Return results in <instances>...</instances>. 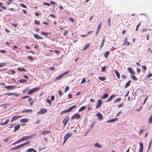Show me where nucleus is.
Segmentation results:
<instances>
[{
	"label": "nucleus",
	"mask_w": 152,
	"mask_h": 152,
	"mask_svg": "<svg viewBox=\"0 0 152 152\" xmlns=\"http://www.w3.org/2000/svg\"><path fill=\"white\" fill-rule=\"evenodd\" d=\"M148 96L145 98V99H144V101H143V104H145V103L147 100L148 99Z\"/></svg>",
	"instance_id": "50"
},
{
	"label": "nucleus",
	"mask_w": 152,
	"mask_h": 152,
	"mask_svg": "<svg viewBox=\"0 0 152 152\" xmlns=\"http://www.w3.org/2000/svg\"><path fill=\"white\" fill-rule=\"evenodd\" d=\"M22 117V116L21 115H16L15 116H13L12 118V119L10 121L11 122H13L15 121L17 119L19 118H20Z\"/></svg>",
	"instance_id": "11"
},
{
	"label": "nucleus",
	"mask_w": 152,
	"mask_h": 152,
	"mask_svg": "<svg viewBox=\"0 0 152 152\" xmlns=\"http://www.w3.org/2000/svg\"><path fill=\"white\" fill-rule=\"evenodd\" d=\"M18 69L20 71L26 72V70L25 69L23 68H20L19 67L18 68Z\"/></svg>",
	"instance_id": "37"
},
{
	"label": "nucleus",
	"mask_w": 152,
	"mask_h": 152,
	"mask_svg": "<svg viewBox=\"0 0 152 152\" xmlns=\"http://www.w3.org/2000/svg\"><path fill=\"white\" fill-rule=\"evenodd\" d=\"M3 4L2 3L0 2V7H1L3 9L6 10V7H5L2 6Z\"/></svg>",
	"instance_id": "41"
},
{
	"label": "nucleus",
	"mask_w": 152,
	"mask_h": 152,
	"mask_svg": "<svg viewBox=\"0 0 152 152\" xmlns=\"http://www.w3.org/2000/svg\"><path fill=\"white\" fill-rule=\"evenodd\" d=\"M32 135H29L27 136H24L20 138L18 140L15 142L13 143L12 145H15V144H17L18 143H19L20 142L24 141L25 140H28L29 139H31L32 138Z\"/></svg>",
	"instance_id": "1"
},
{
	"label": "nucleus",
	"mask_w": 152,
	"mask_h": 152,
	"mask_svg": "<svg viewBox=\"0 0 152 152\" xmlns=\"http://www.w3.org/2000/svg\"><path fill=\"white\" fill-rule=\"evenodd\" d=\"M98 79L101 81H103L106 80V78L105 77H99Z\"/></svg>",
	"instance_id": "25"
},
{
	"label": "nucleus",
	"mask_w": 152,
	"mask_h": 152,
	"mask_svg": "<svg viewBox=\"0 0 152 152\" xmlns=\"http://www.w3.org/2000/svg\"><path fill=\"white\" fill-rule=\"evenodd\" d=\"M34 23L37 25H39L40 24L39 22L36 20L34 21Z\"/></svg>",
	"instance_id": "55"
},
{
	"label": "nucleus",
	"mask_w": 152,
	"mask_h": 152,
	"mask_svg": "<svg viewBox=\"0 0 152 152\" xmlns=\"http://www.w3.org/2000/svg\"><path fill=\"white\" fill-rule=\"evenodd\" d=\"M58 92L59 96H61L62 95V92L61 90H59L58 91Z\"/></svg>",
	"instance_id": "57"
},
{
	"label": "nucleus",
	"mask_w": 152,
	"mask_h": 152,
	"mask_svg": "<svg viewBox=\"0 0 152 152\" xmlns=\"http://www.w3.org/2000/svg\"><path fill=\"white\" fill-rule=\"evenodd\" d=\"M102 101L101 99H99L98 100L97 103L96 104V108H98L100 107L102 104Z\"/></svg>",
	"instance_id": "8"
},
{
	"label": "nucleus",
	"mask_w": 152,
	"mask_h": 152,
	"mask_svg": "<svg viewBox=\"0 0 152 152\" xmlns=\"http://www.w3.org/2000/svg\"><path fill=\"white\" fill-rule=\"evenodd\" d=\"M140 147L139 150V152H143V143L142 142L140 143Z\"/></svg>",
	"instance_id": "18"
},
{
	"label": "nucleus",
	"mask_w": 152,
	"mask_h": 152,
	"mask_svg": "<svg viewBox=\"0 0 152 152\" xmlns=\"http://www.w3.org/2000/svg\"><path fill=\"white\" fill-rule=\"evenodd\" d=\"M141 22H140L138 24H137L136 26V29H135V31H137L138 29V28H139V27L141 25Z\"/></svg>",
	"instance_id": "45"
},
{
	"label": "nucleus",
	"mask_w": 152,
	"mask_h": 152,
	"mask_svg": "<svg viewBox=\"0 0 152 152\" xmlns=\"http://www.w3.org/2000/svg\"><path fill=\"white\" fill-rule=\"evenodd\" d=\"M123 106V103H122L119 104H118V108H120Z\"/></svg>",
	"instance_id": "58"
},
{
	"label": "nucleus",
	"mask_w": 152,
	"mask_h": 152,
	"mask_svg": "<svg viewBox=\"0 0 152 152\" xmlns=\"http://www.w3.org/2000/svg\"><path fill=\"white\" fill-rule=\"evenodd\" d=\"M142 68L144 70V71L146 70V67L145 66L142 65Z\"/></svg>",
	"instance_id": "48"
},
{
	"label": "nucleus",
	"mask_w": 152,
	"mask_h": 152,
	"mask_svg": "<svg viewBox=\"0 0 152 152\" xmlns=\"http://www.w3.org/2000/svg\"><path fill=\"white\" fill-rule=\"evenodd\" d=\"M76 106L75 105H73V106L71 107H70L68 109H67L65 110H64L63 111H62L61 112V114H62L64 113H65L69 112H70V111H71L72 109L75 108H76Z\"/></svg>",
	"instance_id": "2"
},
{
	"label": "nucleus",
	"mask_w": 152,
	"mask_h": 152,
	"mask_svg": "<svg viewBox=\"0 0 152 152\" xmlns=\"http://www.w3.org/2000/svg\"><path fill=\"white\" fill-rule=\"evenodd\" d=\"M114 72L117 77L118 79H120V75L119 72L116 70H114Z\"/></svg>",
	"instance_id": "17"
},
{
	"label": "nucleus",
	"mask_w": 152,
	"mask_h": 152,
	"mask_svg": "<svg viewBox=\"0 0 152 152\" xmlns=\"http://www.w3.org/2000/svg\"><path fill=\"white\" fill-rule=\"evenodd\" d=\"M127 69L129 72L132 75H134L135 74L134 71L132 69L129 67Z\"/></svg>",
	"instance_id": "16"
},
{
	"label": "nucleus",
	"mask_w": 152,
	"mask_h": 152,
	"mask_svg": "<svg viewBox=\"0 0 152 152\" xmlns=\"http://www.w3.org/2000/svg\"><path fill=\"white\" fill-rule=\"evenodd\" d=\"M69 72V71H67L66 72H64V73H63L62 74V75H63V76L64 75H66Z\"/></svg>",
	"instance_id": "60"
},
{
	"label": "nucleus",
	"mask_w": 152,
	"mask_h": 152,
	"mask_svg": "<svg viewBox=\"0 0 152 152\" xmlns=\"http://www.w3.org/2000/svg\"><path fill=\"white\" fill-rule=\"evenodd\" d=\"M40 89V88H32L30 90H29L27 92V94H31L32 93L37 91Z\"/></svg>",
	"instance_id": "4"
},
{
	"label": "nucleus",
	"mask_w": 152,
	"mask_h": 152,
	"mask_svg": "<svg viewBox=\"0 0 152 152\" xmlns=\"http://www.w3.org/2000/svg\"><path fill=\"white\" fill-rule=\"evenodd\" d=\"M105 68H106V66H104V67H102V69L101 70V71L102 72H104L105 71Z\"/></svg>",
	"instance_id": "51"
},
{
	"label": "nucleus",
	"mask_w": 152,
	"mask_h": 152,
	"mask_svg": "<svg viewBox=\"0 0 152 152\" xmlns=\"http://www.w3.org/2000/svg\"><path fill=\"white\" fill-rule=\"evenodd\" d=\"M118 118H115L113 119H111L107 121V123L114 122L117 120Z\"/></svg>",
	"instance_id": "20"
},
{
	"label": "nucleus",
	"mask_w": 152,
	"mask_h": 152,
	"mask_svg": "<svg viewBox=\"0 0 152 152\" xmlns=\"http://www.w3.org/2000/svg\"><path fill=\"white\" fill-rule=\"evenodd\" d=\"M72 135V134L71 133H68L64 136V141L63 143V144L65 143L68 139Z\"/></svg>",
	"instance_id": "3"
},
{
	"label": "nucleus",
	"mask_w": 152,
	"mask_h": 152,
	"mask_svg": "<svg viewBox=\"0 0 152 152\" xmlns=\"http://www.w3.org/2000/svg\"><path fill=\"white\" fill-rule=\"evenodd\" d=\"M129 44L130 42H127L126 38H125L124 41V44L127 45V46H129Z\"/></svg>",
	"instance_id": "32"
},
{
	"label": "nucleus",
	"mask_w": 152,
	"mask_h": 152,
	"mask_svg": "<svg viewBox=\"0 0 152 152\" xmlns=\"http://www.w3.org/2000/svg\"><path fill=\"white\" fill-rule=\"evenodd\" d=\"M30 142L29 141H27L23 143H22L20 145H18V146H16L15 147H14V149L15 150H17V149H19L22 146H23L24 145H27V144H29Z\"/></svg>",
	"instance_id": "5"
},
{
	"label": "nucleus",
	"mask_w": 152,
	"mask_h": 152,
	"mask_svg": "<svg viewBox=\"0 0 152 152\" xmlns=\"http://www.w3.org/2000/svg\"><path fill=\"white\" fill-rule=\"evenodd\" d=\"M20 6L24 8H26L27 7L26 5L22 3H20Z\"/></svg>",
	"instance_id": "44"
},
{
	"label": "nucleus",
	"mask_w": 152,
	"mask_h": 152,
	"mask_svg": "<svg viewBox=\"0 0 152 152\" xmlns=\"http://www.w3.org/2000/svg\"><path fill=\"white\" fill-rule=\"evenodd\" d=\"M86 106H82L79 109L78 111L79 112H81V111H82L83 110H84L86 109Z\"/></svg>",
	"instance_id": "29"
},
{
	"label": "nucleus",
	"mask_w": 152,
	"mask_h": 152,
	"mask_svg": "<svg viewBox=\"0 0 152 152\" xmlns=\"http://www.w3.org/2000/svg\"><path fill=\"white\" fill-rule=\"evenodd\" d=\"M20 125H18L15 126L14 127V132H15L17 130H18L20 128Z\"/></svg>",
	"instance_id": "24"
},
{
	"label": "nucleus",
	"mask_w": 152,
	"mask_h": 152,
	"mask_svg": "<svg viewBox=\"0 0 152 152\" xmlns=\"http://www.w3.org/2000/svg\"><path fill=\"white\" fill-rule=\"evenodd\" d=\"M121 77L123 79H125L126 78V76L124 75H121Z\"/></svg>",
	"instance_id": "54"
},
{
	"label": "nucleus",
	"mask_w": 152,
	"mask_h": 152,
	"mask_svg": "<svg viewBox=\"0 0 152 152\" xmlns=\"http://www.w3.org/2000/svg\"><path fill=\"white\" fill-rule=\"evenodd\" d=\"M12 25L13 27H16L18 26V23H16V24L13 23L12 24Z\"/></svg>",
	"instance_id": "63"
},
{
	"label": "nucleus",
	"mask_w": 152,
	"mask_h": 152,
	"mask_svg": "<svg viewBox=\"0 0 152 152\" xmlns=\"http://www.w3.org/2000/svg\"><path fill=\"white\" fill-rule=\"evenodd\" d=\"M121 100V98L120 97L118 98L115 99L113 101L114 103H116L120 101Z\"/></svg>",
	"instance_id": "23"
},
{
	"label": "nucleus",
	"mask_w": 152,
	"mask_h": 152,
	"mask_svg": "<svg viewBox=\"0 0 152 152\" xmlns=\"http://www.w3.org/2000/svg\"><path fill=\"white\" fill-rule=\"evenodd\" d=\"M50 132V131L49 130H43L42 132V135L49 134Z\"/></svg>",
	"instance_id": "22"
},
{
	"label": "nucleus",
	"mask_w": 152,
	"mask_h": 152,
	"mask_svg": "<svg viewBox=\"0 0 152 152\" xmlns=\"http://www.w3.org/2000/svg\"><path fill=\"white\" fill-rule=\"evenodd\" d=\"M131 82V80H130L128 81L125 84V88H126L129 86Z\"/></svg>",
	"instance_id": "26"
},
{
	"label": "nucleus",
	"mask_w": 152,
	"mask_h": 152,
	"mask_svg": "<svg viewBox=\"0 0 152 152\" xmlns=\"http://www.w3.org/2000/svg\"><path fill=\"white\" fill-rule=\"evenodd\" d=\"M105 41V37H104L102 40V43L100 46V48L99 49V50H101L102 49V48L103 47V46L104 45V44Z\"/></svg>",
	"instance_id": "15"
},
{
	"label": "nucleus",
	"mask_w": 152,
	"mask_h": 152,
	"mask_svg": "<svg viewBox=\"0 0 152 152\" xmlns=\"http://www.w3.org/2000/svg\"><path fill=\"white\" fill-rule=\"evenodd\" d=\"M6 95H7L8 96H12V95H15L16 96H18L19 95V94H18L17 93H11V92H8L5 94Z\"/></svg>",
	"instance_id": "12"
},
{
	"label": "nucleus",
	"mask_w": 152,
	"mask_h": 152,
	"mask_svg": "<svg viewBox=\"0 0 152 152\" xmlns=\"http://www.w3.org/2000/svg\"><path fill=\"white\" fill-rule=\"evenodd\" d=\"M69 86H67L65 87V92L67 91L69 89Z\"/></svg>",
	"instance_id": "53"
},
{
	"label": "nucleus",
	"mask_w": 152,
	"mask_h": 152,
	"mask_svg": "<svg viewBox=\"0 0 152 152\" xmlns=\"http://www.w3.org/2000/svg\"><path fill=\"white\" fill-rule=\"evenodd\" d=\"M69 20L70 21H72L73 22H75L73 18H69Z\"/></svg>",
	"instance_id": "59"
},
{
	"label": "nucleus",
	"mask_w": 152,
	"mask_h": 152,
	"mask_svg": "<svg viewBox=\"0 0 152 152\" xmlns=\"http://www.w3.org/2000/svg\"><path fill=\"white\" fill-rule=\"evenodd\" d=\"M62 77H63V76L61 74V75L58 76V77H57L56 78L55 80H58L60 78H61Z\"/></svg>",
	"instance_id": "40"
},
{
	"label": "nucleus",
	"mask_w": 152,
	"mask_h": 152,
	"mask_svg": "<svg viewBox=\"0 0 152 152\" xmlns=\"http://www.w3.org/2000/svg\"><path fill=\"white\" fill-rule=\"evenodd\" d=\"M81 118L80 114L79 113H76L73 115L71 118V119H74L76 118L80 119Z\"/></svg>",
	"instance_id": "7"
},
{
	"label": "nucleus",
	"mask_w": 152,
	"mask_h": 152,
	"mask_svg": "<svg viewBox=\"0 0 152 152\" xmlns=\"http://www.w3.org/2000/svg\"><path fill=\"white\" fill-rule=\"evenodd\" d=\"M34 37L37 39H43V38L39 36L38 34H35L34 35Z\"/></svg>",
	"instance_id": "19"
},
{
	"label": "nucleus",
	"mask_w": 152,
	"mask_h": 152,
	"mask_svg": "<svg viewBox=\"0 0 152 152\" xmlns=\"http://www.w3.org/2000/svg\"><path fill=\"white\" fill-rule=\"evenodd\" d=\"M101 24H102V22H101L99 24V25L97 27V30H100V28L101 27Z\"/></svg>",
	"instance_id": "42"
},
{
	"label": "nucleus",
	"mask_w": 152,
	"mask_h": 152,
	"mask_svg": "<svg viewBox=\"0 0 152 152\" xmlns=\"http://www.w3.org/2000/svg\"><path fill=\"white\" fill-rule=\"evenodd\" d=\"M20 121L21 123H25L28 121V119L26 118L22 119L20 120Z\"/></svg>",
	"instance_id": "35"
},
{
	"label": "nucleus",
	"mask_w": 152,
	"mask_h": 152,
	"mask_svg": "<svg viewBox=\"0 0 152 152\" xmlns=\"http://www.w3.org/2000/svg\"><path fill=\"white\" fill-rule=\"evenodd\" d=\"M6 65V63L5 62L1 63H0V67H3Z\"/></svg>",
	"instance_id": "43"
},
{
	"label": "nucleus",
	"mask_w": 152,
	"mask_h": 152,
	"mask_svg": "<svg viewBox=\"0 0 152 152\" xmlns=\"http://www.w3.org/2000/svg\"><path fill=\"white\" fill-rule=\"evenodd\" d=\"M18 47L17 46L15 45H14L13 47V48H12V49L13 50H15V49H17Z\"/></svg>",
	"instance_id": "61"
},
{
	"label": "nucleus",
	"mask_w": 152,
	"mask_h": 152,
	"mask_svg": "<svg viewBox=\"0 0 152 152\" xmlns=\"http://www.w3.org/2000/svg\"><path fill=\"white\" fill-rule=\"evenodd\" d=\"M131 78L135 81H136L137 80V78L134 75H132L131 76Z\"/></svg>",
	"instance_id": "38"
},
{
	"label": "nucleus",
	"mask_w": 152,
	"mask_h": 152,
	"mask_svg": "<svg viewBox=\"0 0 152 152\" xmlns=\"http://www.w3.org/2000/svg\"><path fill=\"white\" fill-rule=\"evenodd\" d=\"M47 110L45 108H41L38 112V114H42L47 112Z\"/></svg>",
	"instance_id": "10"
},
{
	"label": "nucleus",
	"mask_w": 152,
	"mask_h": 152,
	"mask_svg": "<svg viewBox=\"0 0 152 152\" xmlns=\"http://www.w3.org/2000/svg\"><path fill=\"white\" fill-rule=\"evenodd\" d=\"M108 96V95L107 94L105 93L102 96V99H105L107 98Z\"/></svg>",
	"instance_id": "28"
},
{
	"label": "nucleus",
	"mask_w": 152,
	"mask_h": 152,
	"mask_svg": "<svg viewBox=\"0 0 152 152\" xmlns=\"http://www.w3.org/2000/svg\"><path fill=\"white\" fill-rule=\"evenodd\" d=\"M43 4L46 6H50V3H48L46 2H44L43 3Z\"/></svg>",
	"instance_id": "52"
},
{
	"label": "nucleus",
	"mask_w": 152,
	"mask_h": 152,
	"mask_svg": "<svg viewBox=\"0 0 152 152\" xmlns=\"http://www.w3.org/2000/svg\"><path fill=\"white\" fill-rule=\"evenodd\" d=\"M116 96V95L114 94L111 95L106 100V102H108L111 101L112 99Z\"/></svg>",
	"instance_id": "9"
},
{
	"label": "nucleus",
	"mask_w": 152,
	"mask_h": 152,
	"mask_svg": "<svg viewBox=\"0 0 152 152\" xmlns=\"http://www.w3.org/2000/svg\"><path fill=\"white\" fill-rule=\"evenodd\" d=\"M27 58L28 59H29L31 61H33L34 60V58L32 56H27Z\"/></svg>",
	"instance_id": "49"
},
{
	"label": "nucleus",
	"mask_w": 152,
	"mask_h": 152,
	"mask_svg": "<svg viewBox=\"0 0 152 152\" xmlns=\"http://www.w3.org/2000/svg\"><path fill=\"white\" fill-rule=\"evenodd\" d=\"M41 33L42 34L45 35V36H48V33L47 32H45L43 31H41Z\"/></svg>",
	"instance_id": "46"
},
{
	"label": "nucleus",
	"mask_w": 152,
	"mask_h": 152,
	"mask_svg": "<svg viewBox=\"0 0 152 152\" xmlns=\"http://www.w3.org/2000/svg\"><path fill=\"white\" fill-rule=\"evenodd\" d=\"M26 151L27 152H37L36 150H35L34 149L32 148H29L26 150Z\"/></svg>",
	"instance_id": "21"
},
{
	"label": "nucleus",
	"mask_w": 152,
	"mask_h": 152,
	"mask_svg": "<svg viewBox=\"0 0 152 152\" xmlns=\"http://www.w3.org/2000/svg\"><path fill=\"white\" fill-rule=\"evenodd\" d=\"M94 146L95 147H97L98 148H100L102 147V145L99 144L98 143H96L95 144Z\"/></svg>",
	"instance_id": "33"
},
{
	"label": "nucleus",
	"mask_w": 152,
	"mask_h": 152,
	"mask_svg": "<svg viewBox=\"0 0 152 152\" xmlns=\"http://www.w3.org/2000/svg\"><path fill=\"white\" fill-rule=\"evenodd\" d=\"M107 23H108V25L109 26H111V23H110V18H109L107 20Z\"/></svg>",
	"instance_id": "47"
},
{
	"label": "nucleus",
	"mask_w": 152,
	"mask_h": 152,
	"mask_svg": "<svg viewBox=\"0 0 152 152\" xmlns=\"http://www.w3.org/2000/svg\"><path fill=\"white\" fill-rule=\"evenodd\" d=\"M68 96L69 98V99L71 98L72 97V95L70 94H68Z\"/></svg>",
	"instance_id": "64"
},
{
	"label": "nucleus",
	"mask_w": 152,
	"mask_h": 152,
	"mask_svg": "<svg viewBox=\"0 0 152 152\" xmlns=\"http://www.w3.org/2000/svg\"><path fill=\"white\" fill-rule=\"evenodd\" d=\"M90 46V44H88L87 45H85L84 48L83 49V51H84L86 50Z\"/></svg>",
	"instance_id": "27"
},
{
	"label": "nucleus",
	"mask_w": 152,
	"mask_h": 152,
	"mask_svg": "<svg viewBox=\"0 0 152 152\" xmlns=\"http://www.w3.org/2000/svg\"><path fill=\"white\" fill-rule=\"evenodd\" d=\"M97 116H98V119L99 120H102L103 118V116L100 113H97Z\"/></svg>",
	"instance_id": "13"
},
{
	"label": "nucleus",
	"mask_w": 152,
	"mask_h": 152,
	"mask_svg": "<svg viewBox=\"0 0 152 152\" xmlns=\"http://www.w3.org/2000/svg\"><path fill=\"white\" fill-rule=\"evenodd\" d=\"M69 120V116H67L64 118L63 121V122L64 124V126L65 127L67 124V122Z\"/></svg>",
	"instance_id": "6"
},
{
	"label": "nucleus",
	"mask_w": 152,
	"mask_h": 152,
	"mask_svg": "<svg viewBox=\"0 0 152 152\" xmlns=\"http://www.w3.org/2000/svg\"><path fill=\"white\" fill-rule=\"evenodd\" d=\"M95 122H93L92 124L90 125V127H91L92 128L94 126V125L95 124Z\"/></svg>",
	"instance_id": "56"
},
{
	"label": "nucleus",
	"mask_w": 152,
	"mask_h": 152,
	"mask_svg": "<svg viewBox=\"0 0 152 152\" xmlns=\"http://www.w3.org/2000/svg\"><path fill=\"white\" fill-rule=\"evenodd\" d=\"M32 111V110H29L28 109L26 110H23L22 111V113H26V112H31Z\"/></svg>",
	"instance_id": "30"
},
{
	"label": "nucleus",
	"mask_w": 152,
	"mask_h": 152,
	"mask_svg": "<svg viewBox=\"0 0 152 152\" xmlns=\"http://www.w3.org/2000/svg\"><path fill=\"white\" fill-rule=\"evenodd\" d=\"M4 87L5 88L7 89H14L15 88V87L13 86H4Z\"/></svg>",
	"instance_id": "14"
},
{
	"label": "nucleus",
	"mask_w": 152,
	"mask_h": 152,
	"mask_svg": "<svg viewBox=\"0 0 152 152\" xmlns=\"http://www.w3.org/2000/svg\"><path fill=\"white\" fill-rule=\"evenodd\" d=\"M149 124H151L152 123V115L148 119Z\"/></svg>",
	"instance_id": "34"
},
{
	"label": "nucleus",
	"mask_w": 152,
	"mask_h": 152,
	"mask_svg": "<svg viewBox=\"0 0 152 152\" xmlns=\"http://www.w3.org/2000/svg\"><path fill=\"white\" fill-rule=\"evenodd\" d=\"M110 52L109 51H106L104 54V56L105 58H107L108 57L109 55L110 54Z\"/></svg>",
	"instance_id": "31"
},
{
	"label": "nucleus",
	"mask_w": 152,
	"mask_h": 152,
	"mask_svg": "<svg viewBox=\"0 0 152 152\" xmlns=\"http://www.w3.org/2000/svg\"><path fill=\"white\" fill-rule=\"evenodd\" d=\"M86 82V79L84 78L81 81V83H85Z\"/></svg>",
	"instance_id": "62"
},
{
	"label": "nucleus",
	"mask_w": 152,
	"mask_h": 152,
	"mask_svg": "<svg viewBox=\"0 0 152 152\" xmlns=\"http://www.w3.org/2000/svg\"><path fill=\"white\" fill-rule=\"evenodd\" d=\"M27 81L25 79L20 80L19 82L20 83H24L27 82Z\"/></svg>",
	"instance_id": "39"
},
{
	"label": "nucleus",
	"mask_w": 152,
	"mask_h": 152,
	"mask_svg": "<svg viewBox=\"0 0 152 152\" xmlns=\"http://www.w3.org/2000/svg\"><path fill=\"white\" fill-rule=\"evenodd\" d=\"M9 122V120H7L5 121L4 122L0 123V125H2V126L6 124H7V123H8Z\"/></svg>",
	"instance_id": "36"
}]
</instances>
